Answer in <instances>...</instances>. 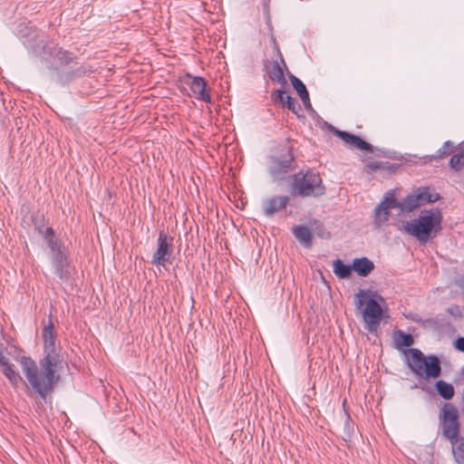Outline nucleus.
Here are the masks:
<instances>
[{
    "label": "nucleus",
    "instance_id": "obj_5",
    "mask_svg": "<svg viewBox=\"0 0 464 464\" xmlns=\"http://www.w3.org/2000/svg\"><path fill=\"white\" fill-rule=\"evenodd\" d=\"M409 353L411 356L408 360V366L416 376L429 380L436 379L440 375V361L436 355L425 356L421 351L416 348L410 349Z\"/></svg>",
    "mask_w": 464,
    "mask_h": 464
},
{
    "label": "nucleus",
    "instance_id": "obj_31",
    "mask_svg": "<svg viewBox=\"0 0 464 464\" xmlns=\"http://www.w3.org/2000/svg\"><path fill=\"white\" fill-rule=\"evenodd\" d=\"M396 335L397 346L410 347L414 343L412 335L410 334H405L401 330L397 331Z\"/></svg>",
    "mask_w": 464,
    "mask_h": 464
},
{
    "label": "nucleus",
    "instance_id": "obj_6",
    "mask_svg": "<svg viewBox=\"0 0 464 464\" xmlns=\"http://www.w3.org/2000/svg\"><path fill=\"white\" fill-rule=\"evenodd\" d=\"M357 297L358 306L365 304L362 311L365 329L370 333H376L382 318V309L380 304L374 298L369 297L368 293L363 290H360Z\"/></svg>",
    "mask_w": 464,
    "mask_h": 464
},
{
    "label": "nucleus",
    "instance_id": "obj_15",
    "mask_svg": "<svg viewBox=\"0 0 464 464\" xmlns=\"http://www.w3.org/2000/svg\"><path fill=\"white\" fill-rule=\"evenodd\" d=\"M400 165L395 163H391L389 161H378V160H369L365 164V171L368 174H372L373 172H380L382 174L391 175L394 173Z\"/></svg>",
    "mask_w": 464,
    "mask_h": 464
},
{
    "label": "nucleus",
    "instance_id": "obj_41",
    "mask_svg": "<svg viewBox=\"0 0 464 464\" xmlns=\"http://www.w3.org/2000/svg\"><path fill=\"white\" fill-rule=\"evenodd\" d=\"M432 322V319H427L425 321L422 322L423 324H427V323H431Z\"/></svg>",
    "mask_w": 464,
    "mask_h": 464
},
{
    "label": "nucleus",
    "instance_id": "obj_24",
    "mask_svg": "<svg viewBox=\"0 0 464 464\" xmlns=\"http://www.w3.org/2000/svg\"><path fill=\"white\" fill-rule=\"evenodd\" d=\"M419 196H416L415 192L407 195L405 198L400 201V209L401 212H411L414 209L420 208V203L417 198Z\"/></svg>",
    "mask_w": 464,
    "mask_h": 464
},
{
    "label": "nucleus",
    "instance_id": "obj_42",
    "mask_svg": "<svg viewBox=\"0 0 464 464\" xmlns=\"http://www.w3.org/2000/svg\"><path fill=\"white\" fill-rule=\"evenodd\" d=\"M5 348L4 344L0 343V351L5 350Z\"/></svg>",
    "mask_w": 464,
    "mask_h": 464
},
{
    "label": "nucleus",
    "instance_id": "obj_16",
    "mask_svg": "<svg viewBox=\"0 0 464 464\" xmlns=\"http://www.w3.org/2000/svg\"><path fill=\"white\" fill-rule=\"evenodd\" d=\"M271 97L275 102H279L283 107H286L288 110H290L293 113L296 115H298L299 111H301L300 104H298L284 90H276L275 92H273Z\"/></svg>",
    "mask_w": 464,
    "mask_h": 464
},
{
    "label": "nucleus",
    "instance_id": "obj_40",
    "mask_svg": "<svg viewBox=\"0 0 464 464\" xmlns=\"http://www.w3.org/2000/svg\"><path fill=\"white\" fill-rule=\"evenodd\" d=\"M412 320L416 323H420L421 321L420 318H419V317H414V318H412Z\"/></svg>",
    "mask_w": 464,
    "mask_h": 464
},
{
    "label": "nucleus",
    "instance_id": "obj_11",
    "mask_svg": "<svg viewBox=\"0 0 464 464\" xmlns=\"http://www.w3.org/2000/svg\"><path fill=\"white\" fill-rule=\"evenodd\" d=\"M51 261L56 276L62 282H66L70 277L68 255L64 250L54 253L51 256Z\"/></svg>",
    "mask_w": 464,
    "mask_h": 464
},
{
    "label": "nucleus",
    "instance_id": "obj_37",
    "mask_svg": "<svg viewBox=\"0 0 464 464\" xmlns=\"http://www.w3.org/2000/svg\"><path fill=\"white\" fill-rule=\"evenodd\" d=\"M455 348L464 353V337H458L454 343Z\"/></svg>",
    "mask_w": 464,
    "mask_h": 464
},
{
    "label": "nucleus",
    "instance_id": "obj_21",
    "mask_svg": "<svg viewBox=\"0 0 464 464\" xmlns=\"http://www.w3.org/2000/svg\"><path fill=\"white\" fill-rule=\"evenodd\" d=\"M452 446V453L459 464H464V437H447Z\"/></svg>",
    "mask_w": 464,
    "mask_h": 464
},
{
    "label": "nucleus",
    "instance_id": "obj_26",
    "mask_svg": "<svg viewBox=\"0 0 464 464\" xmlns=\"http://www.w3.org/2000/svg\"><path fill=\"white\" fill-rule=\"evenodd\" d=\"M456 150V146L453 141L447 140L443 143V145L435 152V154L430 156V160H440L447 158L450 154H452Z\"/></svg>",
    "mask_w": 464,
    "mask_h": 464
},
{
    "label": "nucleus",
    "instance_id": "obj_36",
    "mask_svg": "<svg viewBox=\"0 0 464 464\" xmlns=\"http://www.w3.org/2000/svg\"><path fill=\"white\" fill-rule=\"evenodd\" d=\"M300 99L302 100L306 111H309L313 110V107H312V104L310 102V98H309V93L305 94L304 96L301 97Z\"/></svg>",
    "mask_w": 464,
    "mask_h": 464
},
{
    "label": "nucleus",
    "instance_id": "obj_27",
    "mask_svg": "<svg viewBox=\"0 0 464 464\" xmlns=\"http://www.w3.org/2000/svg\"><path fill=\"white\" fill-rule=\"evenodd\" d=\"M438 394L445 400H450L454 396V388L450 383L440 380L435 383Z\"/></svg>",
    "mask_w": 464,
    "mask_h": 464
},
{
    "label": "nucleus",
    "instance_id": "obj_17",
    "mask_svg": "<svg viewBox=\"0 0 464 464\" xmlns=\"http://www.w3.org/2000/svg\"><path fill=\"white\" fill-rule=\"evenodd\" d=\"M416 196L419 198L418 201L420 203V207L426 203H434L440 198V195L433 190H430L428 187L418 188L414 190Z\"/></svg>",
    "mask_w": 464,
    "mask_h": 464
},
{
    "label": "nucleus",
    "instance_id": "obj_23",
    "mask_svg": "<svg viewBox=\"0 0 464 464\" xmlns=\"http://www.w3.org/2000/svg\"><path fill=\"white\" fill-rule=\"evenodd\" d=\"M2 373L14 388H16L17 385L23 381L19 372L15 370L14 365L11 362H8L2 367Z\"/></svg>",
    "mask_w": 464,
    "mask_h": 464
},
{
    "label": "nucleus",
    "instance_id": "obj_10",
    "mask_svg": "<svg viewBox=\"0 0 464 464\" xmlns=\"http://www.w3.org/2000/svg\"><path fill=\"white\" fill-rule=\"evenodd\" d=\"M43 51L44 54H49V56L53 57L60 66L69 65L76 59V55L73 53L64 50L57 44L44 45Z\"/></svg>",
    "mask_w": 464,
    "mask_h": 464
},
{
    "label": "nucleus",
    "instance_id": "obj_22",
    "mask_svg": "<svg viewBox=\"0 0 464 464\" xmlns=\"http://www.w3.org/2000/svg\"><path fill=\"white\" fill-rule=\"evenodd\" d=\"M268 77L273 81L282 85L286 84L284 71L277 61H274L267 67Z\"/></svg>",
    "mask_w": 464,
    "mask_h": 464
},
{
    "label": "nucleus",
    "instance_id": "obj_33",
    "mask_svg": "<svg viewBox=\"0 0 464 464\" xmlns=\"http://www.w3.org/2000/svg\"><path fill=\"white\" fill-rule=\"evenodd\" d=\"M382 205V209L400 208V201H398L392 194L386 196L380 203Z\"/></svg>",
    "mask_w": 464,
    "mask_h": 464
},
{
    "label": "nucleus",
    "instance_id": "obj_13",
    "mask_svg": "<svg viewBox=\"0 0 464 464\" xmlns=\"http://www.w3.org/2000/svg\"><path fill=\"white\" fill-rule=\"evenodd\" d=\"M89 72H91L90 67L73 62V65L70 69L58 72V79L62 84H67L74 79L84 76Z\"/></svg>",
    "mask_w": 464,
    "mask_h": 464
},
{
    "label": "nucleus",
    "instance_id": "obj_19",
    "mask_svg": "<svg viewBox=\"0 0 464 464\" xmlns=\"http://www.w3.org/2000/svg\"><path fill=\"white\" fill-rule=\"evenodd\" d=\"M353 268L360 276H367L374 269L373 263L367 257L355 258Z\"/></svg>",
    "mask_w": 464,
    "mask_h": 464
},
{
    "label": "nucleus",
    "instance_id": "obj_9",
    "mask_svg": "<svg viewBox=\"0 0 464 464\" xmlns=\"http://www.w3.org/2000/svg\"><path fill=\"white\" fill-rule=\"evenodd\" d=\"M333 133L339 137L343 142L349 145L351 148H356L362 151L373 152V146L357 135L349 133L344 130H340L334 126H330Z\"/></svg>",
    "mask_w": 464,
    "mask_h": 464
},
{
    "label": "nucleus",
    "instance_id": "obj_32",
    "mask_svg": "<svg viewBox=\"0 0 464 464\" xmlns=\"http://www.w3.org/2000/svg\"><path fill=\"white\" fill-rule=\"evenodd\" d=\"M289 79L291 81V83H292L294 89L296 91V92L300 98L308 93V91H307L305 85L303 83V82L300 79H298L296 76H295L293 74H291L289 76Z\"/></svg>",
    "mask_w": 464,
    "mask_h": 464
},
{
    "label": "nucleus",
    "instance_id": "obj_30",
    "mask_svg": "<svg viewBox=\"0 0 464 464\" xmlns=\"http://www.w3.org/2000/svg\"><path fill=\"white\" fill-rule=\"evenodd\" d=\"M450 167L455 171H460L464 169V152L460 151L452 155L450 160Z\"/></svg>",
    "mask_w": 464,
    "mask_h": 464
},
{
    "label": "nucleus",
    "instance_id": "obj_1",
    "mask_svg": "<svg viewBox=\"0 0 464 464\" xmlns=\"http://www.w3.org/2000/svg\"><path fill=\"white\" fill-rule=\"evenodd\" d=\"M44 341V357L39 361L38 368L34 360L27 355H22L17 359L23 373L24 374L28 387L43 401L53 392L54 386L60 377L56 370L62 362V358L55 348L56 334L53 325L50 322L42 332Z\"/></svg>",
    "mask_w": 464,
    "mask_h": 464
},
{
    "label": "nucleus",
    "instance_id": "obj_8",
    "mask_svg": "<svg viewBox=\"0 0 464 464\" xmlns=\"http://www.w3.org/2000/svg\"><path fill=\"white\" fill-rule=\"evenodd\" d=\"M442 435H459V413L451 404H445L441 410Z\"/></svg>",
    "mask_w": 464,
    "mask_h": 464
},
{
    "label": "nucleus",
    "instance_id": "obj_25",
    "mask_svg": "<svg viewBox=\"0 0 464 464\" xmlns=\"http://www.w3.org/2000/svg\"><path fill=\"white\" fill-rule=\"evenodd\" d=\"M334 273L335 276L341 279L348 278L351 274L353 268V265H346L340 259H335L333 263Z\"/></svg>",
    "mask_w": 464,
    "mask_h": 464
},
{
    "label": "nucleus",
    "instance_id": "obj_18",
    "mask_svg": "<svg viewBox=\"0 0 464 464\" xmlns=\"http://www.w3.org/2000/svg\"><path fill=\"white\" fill-rule=\"evenodd\" d=\"M295 237L305 247L313 244V236L310 229L305 226H295L292 228Z\"/></svg>",
    "mask_w": 464,
    "mask_h": 464
},
{
    "label": "nucleus",
    "instance_id": "obj_2",
    "mask_svg": "<svg viewBox=\"0 0 464 464\" xmlns=\"http://www.w3.org/2000/svg\"><path fill=\"white\" fill-rule=\"evenodd\" d=\"M442 220V213L439 208L423 209L418 218L403 222L399 229L425 244L441 230Z\"/></svg>",
    "mask_w": 464,
    "mask_h": 464
},
{
    "label": "nucleus",
    "instance_id": "obj_4",
    "mask_svg": "<svg viewBox=\"0 0 464 464\" xmlns=\"http://www.w3.org/2000/svg\"><path fill=\"white\" fill-rule=\"evenodd\" d=\"M295 169L293 147L286 141L268 156L267 171L274 180L286 179L288 172Z\"/></svg>",
    "mask_w": 464,
    "mask_h": 464
},
{
    "label": "nucleus",
    "instance_id": "obj_12",
    "mask_svg": "<svg viewBox=\"0 0 464 464\" xmlns=\"http://www.w3.org/2000/svg\"><path fill=\"white\" fill-rule=\"evenodd\" d=\"M187 77L191 79V82L188 83V85L194 97L198 101L210 103L211 97L207 91V82L205 79L200 76H192L190 74H187Z\"/></svg>",
    "mask_w": 464,
    "mask_h": 464
},
{
    "label": "nucleus",
    "instance_id": "obj_39",
    "mask_svg": "<svg viewBox=\"0 0 464 464\" xmlns=\"http://www.w3.org/2000/svg\"><path fill=\"white\" fill-rule=\"evenodd\" d=\"M5 350L0 351V366L1 368L10 362L9 359L4 354Z\"/></svg>",
    "mask_w": 464,
    "mask_h": 464
},
{
    "label": "nucleus",
    "instance_id": "obj_35",
    "mask_svg": "<svg viewBox=\"0 0 464 464\" xmlns=\"http://www.w3.org/2000/svg\"><path fill=\"white\" fill-rule=\"evenodd\" d=\"M447 313L451 314L454 317H460L462 313L460 306L458 304H453L447 308Z\"/></svg>",
    "mask_w": 464,
    "mask_h": 464
},
{
    "label": "nucleus",
    "instance_id": "obj_34",
    "mask_svg": "<svg viewBox=\"0 0 464 464\" xmlns=\"http://www.w3.org/2000/svg\"><path fill=\"white\" fill-rule=\"evenodd\" d=\"M44 221V216H41L40 220H38L37 217L33 219L35 230L43 237H44V230H45Z\"/></svg>",
    "mask_w": 464,
    "mask_h": 464
},
{
    "label": "nucleus",
    "instance_id": "obj_38",
    "mask_svg": "<svg viewBox=\"0 0 464 464\" xmlns=\"http://www.w3.org/2000/svg\"><path fill=\"white\" fill-rule=\"evenodd\" d=\"M345 426L348 433H353V423L348 414L346 415Z\"/></svg>",
    "mask_w": 464,
    "mask_h": 464
},
{
    "label": "nucleus",
    "instance_id": "obj_28",
    "mask_svg": "<svg viewBox=\"0 0 464 464\" xmlns=\"http://www.w3.org/2000/svg\"><path fill=\"white\" fill-rule=\"evenodd\" d=\"M389 216H390V210L382 209V205L378 204L374 208L373 223L377 227H381L382 224H384L386 221H388Z\"/></svg>",
    "mask_w": 464,
    "mask_h": 464
},
{
    "label": "nucleus",
    "instance_id": "obj_29",
    "mask_svg": "<svg viewBox=\"0 0 464 464\" xmlns=\"http://www.w3.org/2000/svg\"><path fill=\"white\" fill-rule=\"evenodd\" d=\"M266 24L271 31V34H270V43L273 46V49H274V52L278 55L281 63L285 66V60H284V57H283V54L280 51V47H279V44H277L276 42V36L274 35V34L272 33V30H273V27H272V24H271V20H270V15H269V13L267 12V17H266Z\"/></svg>",
    "mask_w": 464,
    "mask_h": 464
},
{
    "label": "nucleus",
    "instance_id": "obj_20",
    "mask_svg": "<svg viewBox=\"0 0 464 464\" xmlns=\"http://www.w3.org/2000/svg\"><path fill=\"white\" fill-rule=\"evenodd\" d=\"M44 238L46 241L47 246L52 252V255L64 250L63 248L62 242L55 237L54 230L51 227L45 228Z\"/></svg>",
    "mask_w": 464,
    "mask_h": 464
},
{
    "label": "nucleus",
    "instance_id": "obj_43",
    "mask_svg": "<svg viewBox=\"0 0 464 464\" xmlns=\"http://www.w3.org/2000/svg\"><path fill=\"white\" fill-rule=\"evenodd\" d=\"M264 442H265V438H263L261 444L264 445Z\"/></svg>",
    "mask_w": 464,
    "mask_h": 464
},
{
    "label": "nucleus",
    "instance_id": "obj_14",
    "mask_svg": "<svg viewBox=\"0 0 464 464\" xmlns=\"http://www.w3.org/2000/svg\"><path fill=\"white\" fill-rule=\"evenodd\" d=\"M288 196H276L267 199L263 205V211L266 217H273L276 212L283 210L289 203Z\"/></svg>",
    "mask_w": 464,
    "mask_h": 464
},
{
    "label": "nucleus",
    "instance_id": "obj_3",
    "mask_svg": "<svg viewBox=\"0 0 464 464\" xmlns=\"http://www.w3.org/2000/svg\"><path fill=\"white\" fill-rule=\"evenodd\" d=\"M287 182L293 197L319 198L326 191L319 172L310 169L287 176Z\"/></svg>",
    "mask_w": 464,
    "mask_h": 464
},
{
    "label": "nucleus",
    "instance_id": "obj_7",
    "mask_svg": "<svg viewBox=\"0 0 464 464\" xmlns=\"http://www.w3.org/2000/svg\"><path fill=\"white\" fill-rule=\"evenodd\" d=\"M173 251V237L168 233L160 231L157 240V249L152 255L151 264L162 266L171 264Z\"/></svg>",
    "mask_w": 464,
    "mask_h": 464
}]
</instances>
